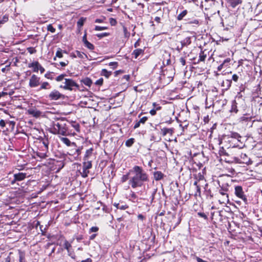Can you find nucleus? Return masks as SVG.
Listing matches in <instances>:
<instances>
[{"label": "nucleus", "instance_id": "50", "mask_svg": "<svg viewBox=\"0 0 262 262\" xmlns=\"http://www.w3.org/2000/svg\"><path fill=\"white\" fill-rule=\"evenodd\" d=\"M110 23L112 26H114L117 24V21L115 18H110L109 19Z\"/></svg>", "mask_w": 262, "mask_h": 262}, {"label": "nucleus", "instance_id": "34", "mask_svg": "<svg viewBox=\"0 0 262 262\" xmlns=\"http://www.w3.org/2000/svg\"><path fill=\"white\" fill-rule=\"evenodd\" d=\"M84 45L85 47L91 50H92L94 49V46L88 41L84 43Z\"/></svg>", "mask_w": 262, "mask_h": 262}, {"label": "nucleus", "instance_id": "16", "mask_svg": "<svg viewBox=\"0 0 262 262\" xmlns=\"http://www.w3.org/2000/svg\"><path fill=\"white\" fill-rule=\"evenodd\" d=\"M154 177L156 181H159L164 177V174L160 171H155L154 172Z\"/></svg>", "mask_w": 262, "mask_h": 262}, {"label": "nucleus", "instance_id": "43", "mask_svg": "<svg viewBox=\"0 0 262 262\" xmlns=\"http://www.w3.org/2000/svg\"><path fill=\"white\" fill-rule=\"evenodd\" d=\"M36 155L42 159H45L47 157L46 153L45 152H37Z\"/></svg>", "mask_w": 262, "mask_h": 262}, {"label": "nucleus", "instance_id": "53", "mask_svg": "<svg viewBox=\"0 0 262 262\" xmlns=\"http://www.w3.org/2000/svg\"><path fill=\"white\" fill-rule=\"evenodd\" d=\"M156 192H157V189H155V190H154L152 191V193H151V196L150 197V203H151L153 202V201H154V199H155V194H156Z\"/></svg>", "mask_w": 262, "mask_h": 262}, {"label": "nucleus", "instance_id": "10", "mask_svg": "<svg viewBox=\"0 0 262 262\" xmlns=\"http://www.w3.org/2000/svg\"><path fill=\"white\" fill-rule=\"evenodd\" d=\"M241 121L242 122V123L247 122V125L249 126V127H252L253 124L256 122L255 120L252 121L251 118L245 116L241 117Z\"/></svg>", "mask_w": 262, "mask_h": 262}, {"label": "nucleus", "instance_id": "4", "mask_svg": "<svg viewBox=\"0 0 262 262\" xmlns=\"http://www.w3.org/2000/svg\"><path fill=\"white\" fill-rule=\"evenodd\" d=\"M229 190V185L228 184H223L221 186H220V188L219 190V193L222 196V201L220 200L219 201L221 203H228L229 201L228 194L227 192Z\"/></svg>", "mask_w": 262, "mask_h": 262}, {"label": "nucleus", "instance_id": "7", "mask_svg": "<svg viewBox=\"0 0 262 262\" xmlns=\"http://www.w3.org/2000/svg\"><path fill=\"white\" fill-rule=\"evenodd\" d=\"M235 194L236 196L243 200L245 203L247 202V199L246 196L244 194L242 186H236L235 187Z\"/></svg>", "mask_w": 262, "mask_h": 262}, {"label": "nucleus", "instance_id": "25", "mask_svg": "<svg viewBox=\"0 0 262 262\" xmlns=\"http://www.w3.org/2000/svg\"><path fill=\"white\" fill-rule=\"evenodd\" d=\"M86 20V18L80 17L77 23V26L79 29H80L83 25L84 23Z\"/></svg>", "mask_w": 262, "mask_h": 262}, {"label": "nucleus", "instance_id": "8", "mask_svg": "<svg viewBox=\"0 0 262 262\" xmlns=\"http://www.w3.org/2000/svg\"><path fill=\"white\" fill-rule=\"evenodd\" d=\"M222 155H225L227 156V158H225V161L226 162L228 163H241V159L235 156H231L230 157L229 155L226 152V151H223Z\"/></svg>", "mask_w": 262, "mask_h": 262}, {"label": "nucleus", "instance_id": "14", "mask_svg": "<svg viewBox=\"0 0 262 262\" xmlns=\"http://www.w3.org/2000/svg\"><path fill=\"white\" fill-rule=\"evenodd\" d=\"M61 141L68 146H76V144L74 142H71L70 140L66 137H61L60 138Z\"/></svg>", "mask_w": 262, "mask_h": 262}, {"label": "nucleus", "instance_id": "48", "mask_svg": "<svg viewBox=\"0 0 262 262\" xmlns=\"http://www.w3.org/2000/svg\"><path fill=\"white\" fill-rule=\"evenodd\" d=\"M107 29V27H100L98 26H96L95 28V30L96 31H102L106 30Z\"/></svg>", "mask_w": 262, "mask_h": 262}, {"label": "nucleus", "instance_id": "21", "mask_svg": "<svg viewBox=\"0 0 262 262\" xmlns=\"http://www.w3.org/2000/svg\"><path fill=\"white\" fill-rule=\"evenodd\" d=\"M161 132L163 136H165L167 134L172 135L173 130L172 128H163L161 129Z\"/></svg>", "mask_w": 262, "mask_h": 262}, {"label": "nucleus", "instance_id": "63", "mask_svg": "<svg viewBox=\"0 0 262 262\" xmlns=\"http://www.w3.org/2000/svg\"><path fill=\"white\" fill-rule=\"evenodd\" d=\"M257 132L259 134L262 135V125L259 126L257 129Z\"/></svg>", "mask_w": 262, "mask_h": 262}, {"label": "nucleus", "instance_id": "38", "mask_svg": "<svg viewBox=\"0 0 262 262\" xmlns=\"http://www.w3.org/2000/svg\"><path fill=\"white\" fill-rule=\"evenodd\" d=\"M8 20V15H5L2 19L0 18V25L3 24Z\"/></svg>", "mask_w": 262, "mask_h": 262}, {"label": "nucleus", "instance_id": "29", "mask_svg": "<svg viewBox=\"0 0 262 262\" xmlns=\"http://www.w3.org/2000/svg\"><path fill=\"white\" fill-rule=\"evenodd\" d=\"M71 126L74 128V129L78 132H79L80 131V125L79 124V123L75 122V121H72L71 122Z\"/></svg>", "mask_w": 262, "mask_h": 262}, {"label": "nucleus", "instance_id": "40", "mask_svg": "<svg viewBox=\"0 0 262 262\" xmlns=\"http://www.w3.org/2000/svg\"><path fill=\"white\" fill-rule=\"evenodd\" d=\"M63 246H64V248L67 249L68 251V252H69V248L70 247H71V244H70L68 241H67V240L65 241L64 242V245H63Z\"/></svg>", "mask_w": 262, "mask_h": 262}, {"label": "nucleus", "instance_id": "58", "mask_svg": "<svg viewBox=\"0 0 262 262\" xmlns=\"http://www.w3.org/2000/svg\"><path fill=\"white\" fill-rule=\"evenodd\" d=\"M198 215L199 216L202 217L205 220H207V219H208L207 215L203 212H198Z\"/></svg>", "mask_w": 262, "mask_h": 262}, {"label": "nucleus", "instance_id": "37", "mask_svg": "<svg viewBox=\"0 0 262 262\" xmlns=\"http://www.w3.org/2000/svg\"><path fill=\"white\" fill-rule=\"evenodd\" d=\"M56 57L58 58H61L63 57L62 50L60 48H58L57 51L56 53Z\"/></svg>", "mask_w": 262, "mask_h": 262}, {"label": "nucleus", "instance_id": "30", "mask_svg": "<svg viewBox=\"0 0 262 262\" xmlns=\"http://www.w3.org/2000/svg\"><path fill=\"white\" fill-rule=\"evenodd\" d=\"M130 175L132 176V174H129V171L128 172V173L127 174L123 175L122 177H121V182L122 183H124L127 180H129V178H130L129 176Z\"/></svg>", "mask_w": 262, "mask_h": 262}, {"label": "nucleus", "instance_id": "51", "mask_svg": "<svg viewBox=\"0 0 262 262\" xmlns=\"http://www.w3.org/2000/svg\"><path fill=\"white\" fill-rule=\"evenodd\" d=\"M118 62H111L109 63V66L110 67H112L113 69H116L118 66Z\"/></svg>", "mask_w": 262, "mask_h": 262}, {"label": "nucleus", "instance_id": "13", "mask_svg": "<svg viewBox=\"0 0 262 262\" xmlns=\"http://www.w3.org/2000/svg\"><path fill=\"white\" fill-rule=\"evenodd\" d=\"M28 113L29 115H32V116L35 118L39 117L42 114V113L40 111L33 108L28 110Z\"/></svg>", "mask_w": 262, "mask_h": 262}, {"label": "nucleus", "instance_id": "41", "mask_svg": "<svg viewBox=\"0 0 262 262\" xmlns=\"http://www.w3.org/2000/svg\"><path fill=\"white\" fill-rule=\"evenodd\" d=\"M19 262H25V254L22 252L19 253Z\"/></svg>", "mask_w": 262, "mask_h": 262}, {"label": "nucleus", "instance_id": "62", "mask_svg": "<svg viewBox=\"0 0 262 262\" xmlns=\"http://www.w3.org/2000/svg\"><path fill=\"white\" fill-rule=\"evenodd\" d=\"M104 19V17L103 18H97L95 20V22L97 23H101L103 22Z\"/></svg>", "mask_w": 262, "mask_h": 262}, {"label": "nucleus", "instance_id": "27", "mask_svg": "<svg viewBox=\"0 0 262 262\" xmlns=\"http://www.w3.org/2000/svg\"><path fill=\"white\" fill-rule=\"evenodd\" d=\"M135 141V140L134 138H130L125 141V144L127 147H130L133 145Z\"/></svg>", "mask_w": 262, "mask_h": 262}, {"label": "nucleus", "instance_id": "18", "mask_svg": "<svg viewBox=\"0 0 262 262\" xmlns=\"http://www.w3.org/2000/svg\"><path fill=\"white\" fill-rule=\"evenodd\" d=\"M191 43V41L190 37H187L185 38H184L183 40H182V41H180L181 45L183 47H187Z\"/></svg>", "mask_w": 262, "mask_h": 262}, {"label": "nucleus", "instance_id": "23", "mask_svg": "<svg viewBox=\"0 0 262 262\" xmlns=\"http://www.w3.org/2000/svg\"><path fill=\"white\" fill-rule=\"evenodd\" d=\"M206 58V55L204 54V51H201L199 55V59L196 62H194V64H198L201 61H204Z\"/></svg>", "mask_w": 262, "mask_h": 262}, {"label": "nucleus", "instance_id": "60", "mask_svg": "<svg viewBox=\"0 0 262 262\" xmlns=\"http://www.w3.org/2000/svg\"><path fill=\"white\" fill-rule=\"evenodd\" d=\"M180 62L182 66H185L186 64V60L184 57H181L180 59Z\"/></svg>", "mask_w": 262, "mask_h": 262}, {"label": "nucleus", "instance_id": "19", "mask_svg": "<svg viewBox=\"0 0 262 262\" xmlns=\"http://www.w3.org/2000/svg\"><path fill=\"white\" fill-rule=\"evenodd\" d=\"M227 3L232 8H235L236 6L242 3V0H227Z\"/></svg>", "mask_w": 262, "mask_h": 262}, {"label": "nucleus", "instance_id": "54", "mask_svg": "<svg viewBox=\"0 0 262 262\" xmlns=\"http://www.w3.org/2000/svg\"><path fill=\"white\" fill-rule=\"evenodd\" d=\"M231 137L235 138V139H238L239 138H241V137L237 133H231Z\"/></svg>", "mask_w": 262, "mask_h": 262}, {"label": "nucleus", "instance_id": "24", "mask_svg": "<svg viewBox=\"0 0 262 262\" xmlns=\"http://www.w3.org/2000/svg\"><path fill=\"white\" fill-rule=\"evenodd\" d=\"M144 50L141 49H138L135 50L133 52V55L134 56L135 58H137L141 54H143Z\"/></svg>", "mask_w": 262, "mask_h": 262}, {"label": "nucleus", "instance_id": "17", "mask_svg": "<svg viewBox=\"0 0 262 262\" xmlns=\"http://www.w3.org/2000/svg\"><path fill=\"white\" fill-rule=\"evenodd\" d=\"M92 161H83L82 163V169L89 170L92 167Z\"/></svg>", "mask_w": 262, "mask_h": 262}, {"label": "nucleus", "instance_id": "22", "mask_svg": "<svg viewBox=\"0 0 262 262\" xmlns=\"http://www.w3.org/2000/svg\"><path fill=\"white\" fill-rule=\"evenodd\" d=\"M80 81L82 83H83L84 85H85L89 87H90L92 84V80L89 77L84 78L81 79L80 80Z\"/></svg>", "mask_w": 262, "mask_h": 262}, {"label": "nucleus", "instance_id": "39", "mask_svg": "<svg viewBox=\"0 0 262 262\" xmlns=\"http://www.w3.org/2000/svg\"><path fill=\"white\" fill-rule=\"evenodd\" d=\"M231 112H234L235 113H236L238 112V110L237 108V106H236V104L235 102L233 103L232 104Z\"/></svg>", "mask_w": 262, "mask_h": 262}, {"label": "nucleus", "instance_id": "47", "mask_svg": "<svg viewBox=\"0 0 262 262\" xmlns=\"http://www.w3.org/2000/svg\"><path fill=\"white\" fill-rule=\"evenodd\" d=\"M76 56H78V57H79L80 58H83V55H84L85 56H86V55L85 54H84L83 53H81L79 51H76Z\"/></svg>", "mask_w": 262, "mask_h": 262}, {"label": "nucleus", "instance_id": "55", "mask_svg": "<svg viewBox=\"0 0 262 262\" xmlns=\"http://www.w3.org/2000/svg\"><path fill=\"white\" fill-rule=\"evenodd\" d=\"M231 61V59L230 58H227V59H226L222 63L224 66L225 67H228V63H229V62Z\"/></svg>", "mask_w": 262, "mask_h": 262}, {"label": "nucleus", "instance_id": "6", "mask_svg": "<svg viewBox=\"0 0 262 262\" xmlns=\"http://www.w3.org/2000/svg\"><path fill=\"white\" fill-rule=\"evenodd\" d=\"M48 98L51 100H57L60 99H63L64 96L57 90H54L50 93Z\"/></svg>", "mask_w": 262, "mask_h": 262}, {"label": "nucleus", "instance_id": "33", "mask_svg": "<svg viewBox=\"0 0 262 262\" xmlns=\"http://www.w3.org/2000/svg\"><path fill=\"white\" fill-rule=\"evenodd\" d=\"M241 159H242L243 160V161H242L241 160V163H248V159L247 155L245 154H241Z\"/></svg>", "mask_w": 262, "mask_h": 262}, {"label": "nucleus", "instance_id": "26", "mask_svg": "<svg viewBox=\"0 0 262 262\" xmlns=\"http://www.w3.org/2000/svg\"><path fill=\"white\" fill-rule=\"evenodd\" d=\"M50 88L51 85L48 82H43L41 83L39 90H41L42 89H50Z\"/></svg>", "mask_w": 262, "mask_h": 262}, {"label": "nucleus", "instance_id": "1", "mask_svg": "<svg viewBox=\"0 0 262 262\" xmlns=\"http://www.w3.org/2000/svg\"><path fill=\"white\" fill-rule=\"evenodd\" d=\"M130 176L128 184L132 188L141 187L146 182L149 181V175L141 166L136 165L129 170Z\"/></svg>", "mask_w": 262, "mask_h": 262}, {"label": "nucleus", "instance_id": "52", "mask_svg": "<svg viewBox=\"0 0 262 262\" xmlns=\"http://www.w3.org/2000/svg\"><path fill=\"white\" fill-rule=\"evenodd\" d=\"M103 79L102 78H101L98 79L95 82V84L97 85H101L103 84Z\"/></svg>", "mask_w": 262, "mask_h": 262}, {"label": "nucleus", "instance_id": "45", "mask_svg": "<svg viewBox=\"0 0 262 262\" xmlns=\"http://www.w3.org/2000/svg\"><path fill=\"white\" fill-rule=\"evenodd\" d=\"M27 50L31 54L36 52V50L33 47H29Z\"/></svg>", "mask_w": 262, "mask_h": 262}, {"label": "nucleus", "instance_id": "59", "mask_svg": "<svg viewBox=\"0 0 262 262\" xmlns=\"http://www.w3.org/2000/svg\"><path fill=\"white\" fill-rule=\"evenodd\" d=\"M189 24H195L196 26H198L199 24V21L198 19H194L192 21H190L188 23Z\"/></svg>", "mask_w": 262, "mask_h": 262}, {"label": "nucleus", "instance_id": "35", "mask_svg": "<svg viewBox=\"0 0 262 262\" xmlns=\"http://www.w3.org/2000/svg\"><path fill=\"white\" fill-rule=\"evenodd\" d=\"M123 30L124 37L128 38L130 36V33L127 31V28L124 26H123Z\"/></svg>", "mask_w": 262, "mask_h": 262}, {"label": "nucleus", "instance_id": "61", "mask_svg": "<svg viewBox=\"0 0 262 262\" xmlns=\"http://www.w3.org/2000/svg\"><path fill=\"white\" fill-rule=\"evenodd\" d=\"M232 79L236 82L238 79V76L236 74H234L232 75Z\"/></svg>", "mask_w": 262, "mask_h": 262}, {"label": "nucleus", "instance_id": "11", "mask_svg": "<svg viewBox=\"0 0 262 262\" xmlns=\"http://www.w3.org/2000/svg\"><path fill=\"white\" fill-rule=\"evenodd\" d=\"M27 177V173L18 172L14 174V181H20L24 180Z\"/></svg>", "mask_w": 262, "mask_h": 262}, {"label": "nucleus", "instance_id": "44", "mask_svg": "<svg viewBox=\"0 0 262 262\" xmlns=\"http://www.w3.org/2000/svg\"><path fill=\"white\" fill-rule=\"evenodd\" d=\"M47 30L52 33H54L56 30L51 24H50L47 26Z\"/></svg>", "mask_w": 262, "mask_h": 262}, {"label": "nucleus", "instance_id": "3", "mask_svg": "<svg viewBox=\"0 0 262 262\" xmlns=\"http://www.w3.org/2000/svg\"><path fill=\"white\" fill-rule=\"evenodd\" d=\"M63 84V85L60 86V88L69 91L80 90L79 85L72 79L65 78Z\"/></svg>", "mask_w": 262, "mask_h": 262}, {"label": "nucleus", "instance_id": "2", "mask_svg": "<svg viewBox=\"0 0 262 262\" xmlns=\"http://www.w3.org/2000/svg\"><path fill=\"white\" fill-rule=\"evenodd\" d=\"M52 127L50 132L54 135L67 136L69 134L68 132L67 125L63 119L58 118L57 121L52 122Z\"/></svg>", "mask_w": 262, "mask_h": 262}, {"label": "nucleus", "instance_id": "12", "mask_svg": "<svg viewBox=\"0 0 262 262\" xmlns=\"http://www.w3.org/2000/svg\"><path fill=\"white\" fill-rule=\"evenodd\" d=\"M94 151V149L93 148H90L89 149H87L85 151L84 156L83 157V161H92L91 159L93 156V152Z\"/></svg>", "mask_w": 262, "mask_h": 262}, {"label": "nucleus", "instance_id": "46", "mask_svg": "<svg viewBox=\"0 0 262 262\" xmlns=\"http://www.w3.org/2000/svg\"><path fill=\"white\" fill-rule=\"evenodd\" d=\"M99 230V228L98 227L95 226L92 227L90 229L89 233L92 232H96Z\"/></svg>", "mask_w": 262, "mask_h": 262}, {"label": "nucleus", "instance_id": "32", "mask_svg": "<svg viewBox=\"0 0 262 262\" xmlns=\"http://www.w3.org/2000/svg\"><path fill=\"white\" fill-rule=\"evenodd\" d=\"M42 143L44 145L45 148V150L47 151L48 150V146L49 144V142L48 138L42 139Z\"/></svg>", "mask_w": 262, "mask_h": 262}, {"label": "nucleus", "instance_id": "31", "mask_svg": "<svg viewBox=\"0 0 262 262\" xmlns=\"http://www.w3.org/2000/svg\"><path fill=\"white\" fill-rule=\"evenodd\" d=\"M187 11L184 10L180 14H179L177 16V19L179 20H182L187 14Z\"/></svg>", "mask_w": 262, "mask_h": 262}, {"label": "nucleus", "instance_id": "64", "mask_svg": "<svg viewBox=\"0 0 262 262\" xmlns=\"http://www.w3.org/2000/svg\"><path fill=\"white\" fill-rule=\"evenodd\" d=\"M196 259L197 262H208L206 260L202 259V258H201L199 257H196Z\"/></svg>", "mask_w": 262, "mask_h": 262}, {"label": "nucleus", "instance_id": "42", "mask_svg": "<svg viewBox=\"0 0 262 262\" xmlns=\"http://www.w3.org/2000/svg\"><path fill=\"white\" fill-rule=\"evenodd\" d=\"M89 173V170L82 169V172H81V174L83 178H86L88 177Z\"/></svg>", "mask_w": 262, "mask_h": 262}, {"label": "nucleus", "instance_id": "49", "mask_svg": "<svg viewBox=\"0 0 262 262\" xmlns=\"http://www.w3.org/2000/svg\"><path fill=\"white\" fill-rule=\"evenodd\" d=\"M66 75V74H61V75H59L58 76H57L56 78V80L57 81H62L64 79V77H65Z\"/></svg>", "mask_w": 262, "mask_h": 262}, {"label": "nucleus", "instance_id": "15", "mask_svg": "<svg viewBox=\"0 0 262 262\" xmlns=\"http://www.w3.org/2000/svg\"><path fill=\"white\" fill-rule=\"evenodd\" d=\"M40 64L38 61H34L33 62L28 64L29 68H33V72H38L39 71V67Z\"/></svg>", "mask_w": 262, "mask_h": 262}, {"label": "nucleus", "instance_id": "57", "mask_svg": "<svg viewBox=\"0 0 262 262\" xmlns=\"http://www.w3.org/2000/svg\"><path fill=\"white\" fill-rule=\"evenodd\" d=\"M108 35L107 33H103L97 34V36L100 38Z\"/></svg>", "mask_w": 262, "mask_h": 262}, {"label": "nucleus", "instance_id": "28", "mask_svg": "<svg viewBox=\"0 0 262 262\" xmlns=\"http://www.w3.org/2000/svg\"><path fill=\"white\" fill-rule=\"evenodd\" d=\"M101 74V75L108 78L111 75L112 72L108 71L107 70L104 69H102Z\"/></svg>", "mask_w": 262, "mask_h": 262}, {"label": "nucleus", "instance_id": "20", "mask_svg": "<svg viewBox=\"0 0 262 262\" xmlns=\"http://www.w3.org/2000/svg\"><path fill=\"white\" fill-rule=\"evenodd\" d=\"M157 14L159 15V16H156L155 18V20L158 23H160V20H161V17L160 16H162V17H163V14H164V10L163 9H159L157 11Z\"/></svg>", "mask_w": 262, "mask_h": 262}, {"label": "nucleus", "instance_id": "36", "mask_svg": "<svg viewBox=\"0 0 262 262\" xmlns=\"http://www.w3.org/2000/svg\"><path fill=\"white\" fill-rule=\"evenodd\" d=\"M117 209H119L120 210H125L128 208V206L126 205H120L119 204H117L115 205Z\"/></svg>", "mask_w": 262, "mask_h": 262}, {"label": "nucleus", "instance_id": "56", "mask_svg": "<svg viewBox=\"0 0 262 262\" xmlns=\"http://www.w3.org/2000/svg\"><path fill=\"white\" fill-rule=\"evenodd\" d=\"M147 119L148 118L147 117H143L142 118H141L140 120H139V123H140L141 124H144L145 122L147 120Z\"/></svg>", "mask_w": 262, "mask_h": 262}, {"label": "nucleus", "instance_id": "9", "mask_svg": "<svg viewBox=\"0 0 262 262\" xmlns=\"http://www.w3.org/2000/svg\"><path fill=\"white\" fill-rule=\"evenodd\" d=\"M40 84V78L35 75H32L29 85L31 88H35Z\"/></svg>", "mask_w": 262, "mask_h": 262}, {"label": "nucleus", "instance_id": "5", "mask_svg": "<svg viewBox=\"0 0 262 262\" xmlns=\"http://www.w3.org/2000/svg\"><path fill=\"white\" fill-rule=\"evenodd\" d=\"M205 6H206V9H209L210 7H217L219 6L221 3L223 4V2L222 0H219V1L216 0H205L204 2Z\"/></svg>", "mask_w": 262, "mask_h": 262}]
</instances>
